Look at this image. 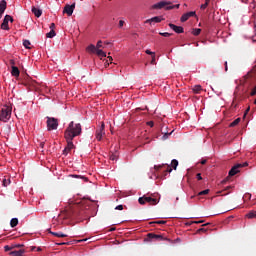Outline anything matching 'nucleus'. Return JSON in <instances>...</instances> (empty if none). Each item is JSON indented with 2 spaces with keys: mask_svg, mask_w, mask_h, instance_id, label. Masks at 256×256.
<instances>
[{
  "mask_svg": "<svg viewBox=\"0 0 256 256\" xmlns=\"http://www.w3.org/2000/svg\"><path fill=\"white\" fill-rule=\"evenodd\" d=\"M82 133V126L80 123H74L71 121L68 128L65 130V137L74 139L77 136H80Z\"/></svg>",
  "mask_w": 256,
  "mask_h": 256,
  "instance_id": "obj_1",
  "label": "nucleus"
},
{
  "mask_svg": "<svg viewBox=\"0 0 256 256\" xmlns=\"http://www.w3.org/2000/svg\"><path fill=\"white\" fill-rule=\"evenodd\" d=\"M180 4L173 5L170 1H160L151 6L152 10H162L170 11L173 9H179Z\"/></svg>",
  "mask_w": 256,
  "mask_h": 256,
  "instance_id": "obj_2",
  "label": "nucleus"
},
{
  "mask_svg": "<svg viewBox=\"0 0 256 256\" xmlns=\"http://www.w3.org/2000/svg\"><path fill=\"white\" fill-rule=\"evenodd\" d=\"M12 115V107L8 105H4L0 110V121L1 122H8Z\"/></svg>",
  "mask_w": 256,
  "mask_h": 256,
  "instance_id": "obj_3",
  "label": "nucleus"
},
{
  "mask_svg": "<svg viewBox=\"0 0 256 256\" xmlns=\"http://www.w3.org/2000/svg\"><path fill=\"white\" fill-rule=\"evenodd\" d=\"M138 203L140 205H145L148 203L150 206H155L159 203V201L151 196L143 195L142 197H139Z\"/></svg>",
  "mask_w": 256,
  "mask_h": 256,
  "instance_id": "obj_4",
  "label": "nucleus"
},
{
  "mask_svg": "<svg viewBox=\"0 0 256 256\" xmlns=\"http://www.w3.org/2000/svg\"><path fill=\"white\" fill-rule=\"evenodd\" d=\"M46 119H47V121H46L47 130H48V131L57 130V128H58V126H59V121H58V119L55 118V117H49V116H47Z\"/></svg>",
  "mask_w": 256,
  "mask_h": 256,
  "instance_id": "obj_5",
  "label": "nucleus"
},
{
  "mask_svg": "<svg viewBox=\"0 0 256 256\" xmlns=\"http://www.w3.org/2000/svg\"><path fill=\"white\" fill-rule=\"evenodd\" d=\"M248 166V163H239L234 165L231 170L229 171V177H234V175H236L238 172H240V168L246 167Z\"/></svg>",
  "mask_w": 256,
  "mask_h": 256,
  "instance_id": "obj_6",
  "label": "nucleus"
},
{
  "mask_svg": "<svg viewBox=\"0 0 256 256\" xmlns=\"http://www.w3.org/2000/svg\"><path fill=\"white\" fill-rule=\"evenodd\" d=\"M9 21H10V22H14L13 17H12L11 15H5L4 18H3V22H2L1 25H0V28H1L2 30L8 31V30L10 29V27H9Z\"/></svg>",
  "mask_w": 256,
  "mask_h": 256,
  "instance_id": "obj_7",
  "label": "nucleus"
},
{
  "mask_svg": "<svg viewBox=\"0 0 256 256\" xmlns=\"http://www.w3.org/2000/svg\"><path fill=\"white\" fill-rule=\"evenodd\" d=\"M106 135V132H105V123L104 122H101V125L99 128H97L96 132H95V137L98 141H101L103 136Z\"/></svg>",
  "mask_w": 256,
  "mask_h": 256,
  "instance_id": "obj_8",
  "label": "nucleus"
},
{
  "mask_svg": "<svg viewBox=\"0 0 256 256\" xmlns=\"http://www.w3.org/2000/svg\"><path fill=\"white\" fill-rule=\"evenodd\" d=\"M65 139L67 141V147L63 151V154L67 155L72 149L75 148V146L73 144V139L74 138L65 137Z\"/></svg>",
  "mask_w": 256,
  "mask_h": 256,
  "instance_id": "obj_9",
  "label": "nucleus"
},
{
  "mask_svg": "<svg viewBox=\"0 0 256 256\" xmlns=\"http://www.w3.org/2000/svg\"><path fill=\"white\" fill-rule=\"evenodd\" d=\"M76 8V3H73L72 5L66 4L64 7V14H67L69 17L72 16L74 10Z\"/></svg>",
  "mask_w": 256,
  "mask_h": 256,
  "instance_id": "obj_10",
  "label": "nucleus"
},
{
  "mask_svg": "<svg viewBox=\"0 0 256 256\" xmlns=\"http://www.w3.org/2000/svg\"><path fill=\"white\" fill-rule=\"evenodd\" d=\"M195 16H196V12H195V11H189V12H187V13H184V14L182 15V17H180V21H181L182 23H184V22H186L189 18L195 17Z\"/></svg>",
  "mask_w": 256,
  "mask_h": 256,
  "instance_id": "obj_11",
  "label": "nucleus"
},
{
  "mask_svg": "<svg viewBox=\"0 0 256 256\" xmlns=\"http://www.w3.org/2000/svg\"><path fill=\"white\" fill-rule=\"evenodd\" d=\"M169 27L176 32L177 34L184 33V28L182 26L175 25L173 23H169Z\"/></svg>",
  "mask_w": 256,
  "mask_h": 256,
  "instance_id": "obj_12",
  "label": "nucleus"
},
{
  "mask_svg": "<svg viewBox=\"0 0 256 256\" xmlns=\"http://www.w3.org/2000/svg\"><path fill=\"white\" fill-rule=\"evenodd\" d=\"M162 168H165L166 174L172 172V168L169 165L162 164V165H155L154 166V169L156 171H159Z\"/></svg>",
  "mask_w": 256,
  "mask_h": 256,
  "instance_id": "obj_13",
  "label": "nucleus"
},
{
  "mask_svg": "<svg viewBox=\"0 0 256 256\" xmlns=\"http://www.w3.org/2000/svg\"><path fill=\"white\" fill-rule=\"evenodd\" d=\"M6 9H7L6 0H1L0 1V19H2L3 14L5 13Z\"/></svg>",
  "mask_w": 256,
  "mask_h": 256,
  "instance_id": "obj_14",
  "label": "nucleus"
},
{
  "mask_svg": "<svg viewBox=\"0 0 256 256\" xmlns=\"http://www.w3.org/2000/svg\"><path fill=\"white\" fill-rule=\"evenodd\" d=\"M164 19L162 18V16H155V17H152L151 19H147L146 20V23H160L161 21H163Z\"/></svg>",
  "mask_w": 256,
  "mask_h": 256,
  "instance_id": "obj_15",
  "label": "nucleus"
},
{
  "mask_svg": "<svg viewBox=\"0 0 256 256\" xmlns=\"http://www.w3.org/2000/svg\"><path fill=\"white\" fill-rule=\"evenodd\" d=\"M20 70L17 66H12L11 67V75L15 76V77H19L20 76Z\"/></svg>",
  "mask_w": 256,
  "mask_h": 256,
  "instance_id": "obj_16",
  "label": "nucleus"
},
{
  "mask_svg": "<svg viewBox=\"0 0 256 256\" xmlns=\"http://www.w3.org/2000/svg\"><path fill=\"white\" fill-rule=\"evenodd\" d=\"M32 13L35 15V17L39 18L43 14V11L34 6L32 7Z\"/></svg>",
  "mask_w": 256,
  "mask_h": 256,
  "instance_id": "obj_17",
  "label": "nucleus"
},
{
  "mask_svg": "<svg viewBox=\"0 0 256 256\" xmlns=\"http://www.w3.org/2000/svg\"><path fill=\"white\" fill-rule=\"evenodd\" d=\"M48 232H49L50 234H52L53 236L58 237V238H65V237H68V235L63 234V232H51L50 228L48 229Z\"/></svg>",
  "mask_w": 256,
  "mask_h": 256,
  "instance_id": "obj_18",
  "label": "nucleus"
},
{
  "mask_svg": "<svg viewBox=\"0 0 256 256\" xmlns=\"http://www.w3.org/2000/svg\"><path fill=\"white\" fill-rule=\"evenodd\" d=\"M18 224H19V219H18V218H12V219L10 220V227H11V228L17 227Z\"/></svg>",
  "mask_w": 256,
  "mask_h": 256,
  "instance_id": "obj_19",
  "label": "nucleus"
},
{
  "mask_svg": "<svg viewBox=\"0 0 256 256\" xmlns=\"http://www.w3.org/2000/svg\"><path fill=\"white\" fill-rule=\"evenodd\" d=\"M24 253H25V250L11 251L9 253V255H11V256H23Z\"/></svg>",
  "mask_w": 256,
  "mask_h": 256,
  "instance_id": "obj_20",
  "label": "nucleus"
},
{
  "mask_svg": "<svg viewBox=\"0 0 256 256\" xmlns=\"http://www.w3.org/2000/svg\"><path fill=\"white\" fill-rule=\"evenodd\" d=\"M192 91L194 94H200L201 91H202V86L201 85H195L193 88H192Z\"/></svg>",
  "mask_w": 256,
  "mask_h": 256,
  "instance_id": "obj_21",
  "label": "nucleus"
},
{
  "mask_svg": "<svg viewBox=\"0 0 256 256\" xmlns=\"http://www.w3.org/2000/svg\"><path fill=\"white\" fill-rule=\"evenodd\" d=\"M147 236L149 239L163 240V237L160 235H155V234L150 233Z\"/></svg>",
  "mask_w": 256,
  "mask_h": 256,
  "instance_id": "obj_22",
  "label": "nucleus"
},
{
  "mask_svg": "<svg viewBox=\"0 0 256 256\" xmlns=\"http://www.w3.org/2000/svg\"><path fill=\"white\" fill-rule=\"evenodd\" d=\"M96 55L100 57V59H103L107 56L103 50H96Z\"/></svg>",
  "mask_w": 256,
  "mask_h": 256,
  "instance_id": "obj_23",
  "label": "nucleus"
},
{
  "mask_svg": "<svg viewBox=\"0 0 256 256\" xmlns=\"http://www.w3.org/2000/svg\"><path fill=\"white\" fill-rule=\"evenodd\" d=\"M86 51L91 52V53H96L97 48L95 47V45H90V46H88V48H86Z\"/></svg>",
  "mask_w": 256,
  "mask_h": 256,
  "instance_id": "obj_24",
  "label": "nucleus"
},
{
  "mask_svg": "<svg viewBox=\"0 0 256 256\" xmlns=\"http://www.w3.org/2000/svg\"><path fill=\"white\" fill-rule=\"evenodd\" d=\"M246 217L248 219H254L256 218V211H250L249 213L246 214Z\"/></svg>",
  "mask_w": 256,
  "mask_h": 256,
  "instance_id": "obj_25",
  "label": "nucleus"
},
{
  "mask_svg": "<svg viewBox=\"0 0 256 256\" xmlns=\"http://www.w3.org/2000/svg\"><path fill=\"white\" fill-rule=\"evenodd\" d=\"M201 32H202L201 28H193L192 35L198 36L201 34Z\"/></svg>",
  "mask_w": 256,
  "mask_h": 256,
  "instance_id": "obj_26",
  "label": "nucleus"
},
{
  "mask_svg": "<svg viewBox=\"0 0 256 256\" xmlns=\"http://www.w3.org/2000/svg\"><path fill=\"white\" fill-rule=\"evenodd\" d=\"M240 121H241V118H240V117L236 118L234 121H232V122L230 123V127H235V126H237Z\"/></svg>",
  "mask_w": 256,
  "mask_h": 256,
  "instance_id": "obj_27",
  "label": "nucleus"
},
{
  "mask_svg": "<svg viewBox=\"0 0 256 256\" xmlns=\"http://www.w3.org/2000/svg\"><path fill=\"white\" fill-rule=\"evenodd\" d=\"M210 193V189H205V190H203V191H200L199 193H198V196H206V195H208Z\"/></svg>",
  "mask_w": 256,
  "mask_h": 256,
  "instance_id": "obj_28",
  "label": "nucleus"
},
{
  "mask_svg": "<svg viewBox=\"0 0 256 256\" xmlns=\"http://www.w3.org/2000/svg\"><path fill=\"white\" fill-rule=\"evenodd\" d=\"M55 35H56L55 30H51V31H49V32L46 34V37H47V38H53V37H55Z\"/></svg>",
  "mask_w": 256,
  "mask_h": 256,
  "instance_id": "obj_29",
  "label": "nucleus"
},
{
  "mask_svg": "<svg viewBox=\"0 0 256 256\" xmlns=\"http://www.w3.org/2000/svg\"><path fill=\"white\" fill-rule=\"evenodd\" d=\"M23 46L26 48V49H31V42L29 40H25L23 41Z\"/></svg>",
  "mask_w": 256,
  "mask_h": 256,
  "instance_id": "obj_30",
  "label": "nucleus"
},
{
  "mask_svg": "<svg viewBox=\"0 0 256 256\" xmlns=\"http://www.w3.org/2000/svg\"><path fill=\"white\" fill-rule=\"evenodd\" d=\"M150 224L165 225L166 221L165 220H158V221L151 222Z\"/></svg>",
  "mask_w": 256,
  "mask_h": 256,
  "instance_id": "obj_31",
  "label": "nucleus"
},
{
  "mask_svg": "<svg viewBox=\"0 0 256 256\" xmlns=\"http://www.w3.org/2000/svg\"><path fill=\"white\" fill-rule=\"evenodd\" d=\"M101 48H104L103 42L102 41H98L97 44H96V50H101Z\"/></svg>",
  "mask_w": 256,
  "mask_h": 256,
  "instance_id": "obj_32",
  "label": "nucleus"
},
{
  "mask_svg": "<svg viewBox=\"0 0 256 256\" xmlns=\"http://www.w3.org/2000/svg\"><path fill=\"white\" fill-rule=\"evenodd\" d=\"M171 165H172V167L176 170V169H177V166L179 165V162H178L176 159H174V160L172 161Z\"/></svg>",
  "mask_w": 256,
  "mask_h": 256,
  "instance_id": "obj_33",
  "label": "nucleus"
},
{
  "mask_svg": "<svg viewBox=\"0 0 256 256\" xmlns=\"http://www.w3.org/2000/svg\"><path fill=\"white\" fill-rule=\"evenodd\" d=\"M13 249H15V246H4V251L5 252H9V251H11V250H13Z\"/></svg>",
  "mask_w": 256,
  "mask_h": 256,
  "instance_id": "obj_34",
  "label": "nucleus"
},
{
  "mask_svg": "<svg viewBox=\"0 0 256 256\" xmlns=\"http://www.w3.org/2000/svg\"><path fill=\"white\" fill-rule=\"evenodd\" d=\"M173 132H162L164 134L163 139L166 140Z\"/></svg>",
  "mask_w": 256,
  "mask_h": 256,
  "instance_id": "obj_35",
  "label": "nucleus"
},
{
  "mask_svg": "<svg viewBox=\"0 0 256 256\" xmlns=\"http://www.w3.org/2000/svg\"><path fill=\"white\" fill-rule=\"evenodd\" d=\"M108 59H109V60H106V62H105V67L109 66L110 63H112V61H113V58H112V57H108Z\"/></svg>",
  "mask_w": 256,
  "mask_h": 256,
  "instance_id": "obj_36",
  "label": "nucleus"
},
{
  "mask_svg": "<svg viewBox=\"0 0 256 256\" xmlns=\"http://www.w3.org/2000/svg\"><path fill=\"white\" fill-rule=\"evenodd\" d=\"M115 210L123 211V210H124V205H122V204L117 205V206L115 207Z\"/></svg>",
  "mask_w": 256,
  "mask_h": 256,
  "instance_id": "obj_37",
  "label": "nucleus"
},
{
  "mask_svg": "<svg viewBox=\"0 0 256 256\" xmlns=\"http://www.w3.org/2000/svg\"><path fill=\"white\" fill-rule=\"evenodd\" d=\"M160 35L163 37H170L172 34H169V32H160Z\"/></svg>",
  "mask_w": 256,
  "mask_h": 256,
  "instance_id": "obj_38",
  "label": "nucleus"
},
{
  "mask_svg": "<svg viewBox=\"0 0 256 256\" xmlns=\"http://www.w3.org/2000/svg\"><path fill=\"white\" fill-rule=\"evenodd\" d=\"M205 232H207L206 228H199V229L197 230V233H198V234H200V233H205Z\"/></svg>",
  "mask_w": 256,
  "mask_h": 256,
  "instance_id": "obj_39",
  "label": "nucleus"
},
{
  "mask_svg": "<svg viewBox=\"0 0 256 256\" xmlns=\"http://www.w3.org/2000/svg\"><path fill=\"white\" fill-rule=\"evenodd\" d=\"M9 184H10V180H6V179L3 180L4 187H8Z\"/></svg>",
  "mask_w": 256,
  "mask_h": 256,
  "instance_id": "obj_40",
  "label": "nucleus"
},
{
  "mask_svg": "<svg viewBox=\"0 0 256 256\" xmlns=\"http://www.w3.org/2000/svg\"><path fill=\"white\" fill-rule=\"evenodd\" d=\"M208 6H209V5H208L207 3L201 4L200 9H201V10H206Z\"/></svg>",
  "mask_w": 256,
  "mask_h": 256,
  "instance_id": "obj_41",
  "label": "nucleus"
},
{
  "mask_svg": "<svg viewBox=\"0 0 256 256\" xmlns=\"http://www.w3.org/2000/svg\"><path fill=\"white\" fill-rule=\"evenodd\" d=\"M196 179L198 180V181H202V175H201V173H198V174H196Z\"/></svg>",
  "mask_w": 256,
  "mask_h": 256,
  "instance_id": "obj_42",
  "label": "nucleus"
},
{
  "mask_svg": "<svg viewBox=\"0 0 256 256\" xmlns=\"http://www.w3.org/2000/svg\"><path fill=\"white\" fill-rule=\"evenodd\" d=\"M125 25L124 20H119V27L122 28Z\"/></svg>",
  "mask_w": 256,
  "mask_h": 256,
  "instance_id": "obj_43",
  "label": "nucleus"
},
{
  "mask_svg": "<svg viewBox=\"0 0 256 256\" xmlns=\"http://www.w3.org/2000/svg\"><path fill=\"white\" fill-rule=\"evenodd\" d=\"M151 64H152V65L156 64V58H155V55H152Z\"/></svg>",
  "mask_w": 256,
  "mask_h": 256,
  "instance_id": "obj_44",
  "label": "nucleus"
},
{
  "mask_svg": "<svg viewBox=\"0 0 256 256\" xmlns=\"http://www.w3.org/2000/svg\"><path fill=\"white\" fill-rule=\"evenodd\" d=\"M110 160H113V161L117 160V156L114 154L110 155Z\"/></svg>",
  "mask_w": 256,
  "mask_h": 256,
  "instance_id": "obj_45",
  "label": "nucleus"
},
{
  "mask_svg": "<svg viewBox=\"0 0 256 256\" xmlns=\"http://www.w3.org/2000/svg\"><path fill=\"white\" fill-rule=\"evenodd\" d=\"M256 95V86L253 88L252 92H251V96H255Z\"/></svg>",
  "mask_w": 256,
  "mask_h": 256,
  "instance_id": "obj_46",
  "label": "nucleus"
},
{
  "mask_svg": "<svg viewBox=\"0 0 256 256\" xmlns=\"http://www.w3.org/2000/svg\"><path fill=\"white\" fill-rule=\"evenodd\" d=\"M147 125L150 126V127H153L154 126V122L153 121H148Z\"/></svg>",
  "mask_w": 256,
  "mask_h": 256,
  "instance_id": "obj_47",
  "label": "nucleus"
},
{
  "mask_svg": "<svg viewBox=\"0 0 256 256\" xmlns=\"http://www.w3.org/2000/svg\"><path fill=\"white\" fill-rule=\"evenodd\" d=\"M145 52H146V54H148V55H152V56L155 55V54H154L153 52H151L150 50H146Z\"/></svg>",
  "mask_w": 256,
  "mask_h": 256,
  "instance_id": "obj_48",
  "label": "nucleus"
},
{
  "mask_svg": "<svg viewBox=\"0 0 256 256\" xmlns=\"http://www.w3.org/2000/svg\"><path fill=\"white\" fill-rule=\"evenodd\" d=\"M50 29H51V31H54V29H55V23H51Z\"/></svg>",
  "mask_w": 256,
  "mask_h": 256,
  "instance_id": "obj_49",
  "label": "nucleus"
},
{
  "mask_svg": "<svg viewBox=\"0 0 256 256\" xmlns=\"http://www.w3.org/2000/svg\"><path fill=\"white\" fill-rule=\"evenodd\" d=\"M12 247H14V248H21V247H24V245L18 244V245H12Z\"/></svg>",
  "mask_w": 256,
  "mask_h": 256,
  "instance_id": "obj_50",
  "label": "nucleus"
},
{
  "mask_svg": "<svg viewBox=\"0 0 256 256\" xmlns=\"http://www.w3.org/2000/svg\"><path fill=\"white\" fill-rule=\"evenodd\" d=\"M250 111V107H248L245 111L244 117L248 114V112Z\"/></svg>",
  "mask_w": 256,
  "mask_h": 256,
  "instance_id": "obj_51",
  "label": "nucleus"
},
{
  "mask_svg": "<svg viewBox=\"0 0 256 256\" xmlns=\"http://www.w3.org/2000/svg\"><path fill=\"white\" fill-rule=\"evenodd\" d=\"M248 1L249 0H240V2L243 3V4H248Z\"/></svg>",
  "mask_w": 256,
  "mask_h": 256,
  "instance_id": "obj_52",
  "label": "nucleus"
},
{
  "mask_svg": "<svg viewBox=\"0 0 256 256\" xmlns=\"http://www.w3.org/2000/svg\"><path fill=\"white\" fill-rule=\"evenodd\" d=\"M202 165H204V164H206L207 163V160H205V159H203V160H201V162H200Z\"/></svg>",
  "mask_w": 256,
  "mask_h": 256,
  "instance_id": "obj_53",
  "label": "nucleus"
},
{
  "mask_svg": "<svg viewBox=\"0 0 256 256\" xmlns=\"http://www.w3.org/2000/svg\"><path fill=\"white\" fill-rule=\"evenodd\" d=\"M196 224L204 223V220L195 221Z\"/></svg>",
  "mask_w": 256,
  "mask_h": 256,
  "instance_id": "obj_54",
  "label": "nucleus"
},
{
  "mask_svg": "<svg viewBox=\"0 0 256 256\" xmlns=\"http://www.w3.org/2000/svg\"><path fill=\"white\" fill-rule=\"evenodd\" d=\"M10 64H11L12 66H15V61H14V60H10Z\"/></svg>",
  "mask_w": 256,
  "mask_h": 256,
  "instance_id": "obj_55",
  "label": "nucleus"
},
{
  "mask_svg": "<svg viewBox=\"0 0 256 256\" xmlns=\"http://www.w3.org/2000/svg\"><path fill=\"white\" fill-rule=\"evenodd\" d=\"M228 70L227 62H225V71Z\"/></svg>",
  "mask_w": 256,
  "mask_h": 256,
  "instance_id": "obj_56",
  "label": "nucleus"
},
{
  "mask_svg": "<svg viewBox=\"0 0 256 256\" xmlns=\"http://www.w3.org/2000/svg\"><path fill=\"white\" fill-rule=\"evenodd\" d=\"M210 2H211V0H205V3L208 5L210 4Z\"/></svg>",
  "mask_w": 256,
  "mask_h": 256,
  "instance_id": "obj_57",
  "label": "nucleus"
},
{
  "mask_svg": "<svg viewBox=\"0 0 256 256\" xmlns=\"http://www.w3.org/2000/svg\"><path fill=\"white\" fill-rule=\"evenodd\" d=\"M81 179H84V181H88V179L84 176H82Z\"/></svg>",
  "mask_w": 256,
  "mask_h": 256,
  "instance_id": "obj_58",
  "label": "nucleus"
},
{
  "mask_svg": "<svg viewBox=\"0 0 256 256\" xmlns=\"http://www.w3.org/2000/svg\"><path fill=\"white\" fill-rule=\"evenodd\" d=\"M116 230V228H110V231L112 232V231H115Z\"/></svg>",
  "mask_w": 256,
  "mask_h": 256,
  "instance_id": "obj_59",
  "label": "nucleus"
},
{
  "mask_svg": "<svg viewBox=\"0 0 256 256\" xmlns=\"http://www.w3.org/2000/svg\"><path fill=\"white\" fill-rule=\"evenodd\" d=\"M66 244H68V243H59L58 245H66Z\"/></svg>",
  "mask_w": 256,
  "mask_h": 256,
  "instance_id": "obj_60",
  "label": "nucleus"
},
{
  "mask_svg": "<svg viewBox=\"0 0 256 256\" xmlns=\"http://www.w3.org/2000/svg\"><path fill=\"white\" fill-rule=\"evenodd\" d=\"M36 248H37V247H32V249H31V250H32V251H35V249H36Z\"/></svg>",
  "mask_w": 256,
  "mask_h": 256,
  "instance_id": "obj_61",
  "label": "nucleus"
},
{
  "mask_svg": "<svg viewBox=\"0 0 256 256\" xmlns=\"http://www.w3.org/2000/svg\"><path fill=\"white\" fill-rule=\"evenodd\" d=\"M37 251H41V248H40V247H38V248H37Z\"/></svg>",
  "mask_w": 256,
  "mask_h": 256,
  "instance_id": "obj_62",
  "label": "nucleus"
},
{
  "mask_svg": "<svg viewBox=\"0 0 256 256\" xmlns=\"http://www.w3.org/2000/svg\"><path fill=\"white\" fill-rule=\"evenodd\" d=\"M43 146H44V144L43 143H41V147L43 148Z\"/></svg>",
  "mask_w": 256,
  "mask_h": 256,
  "instance_id": "obj_63",
  "label": "nucleus"
},
{
  "mask_svg": "<svg viewBox=\"0 0 256 256\" xmlns=\"http://www.w3.org/2000/svg\"><path fill=\"white\" fill-rule=\"evenodd\" d=\"M254 104L256 105V99H255V101H254Z\"/></svg>",
  "mask_w": 256,
  "mask_h": 256,
  "instance_id": "obj_64",
  "label": "nucleus"
}]
</instances>
